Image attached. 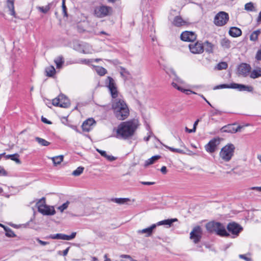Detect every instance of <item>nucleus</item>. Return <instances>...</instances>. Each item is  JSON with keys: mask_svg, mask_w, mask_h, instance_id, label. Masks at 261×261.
<instances>
[{"mask_svg": "<svg viewBox=\"0 0 261 261\" xmlns=\"http://www.w3.org/2000/svg\"><path fill=\"white\" fill-rule=\"evenodd\" d=\"M84 169V167H79L78 168H76V170L73 171L72 175L75 176H79L83 173Z\"/></svg>", "mask_w": 261, "mask_h": 261, "instance_id": "39", "label": "nucleus"}, {"mask_svg": "<svg viewBox=\"0 0 261 261\" xmlns=\"http://www.w3.org/2000/svg\"><path fill=\"white\" fill-rule=\"evenodd\" d=\"M121 258H126L130 259L131 261L133 260L134 259L129 255L122 254L120 255Z\"/></svg>", "mask_w": 261, "mask_h": 261, "instance_id": "51", "label": "nucleus"}, {"mask_svg": "<svg viewBox=\"0 0 261 261\" xmlns=\"http://www.w3.org/2000/svg\"><path fill=\"white\" fill-rule=\"evenodd\" d=\"M185 130L186 132H188L189 133H194L196 131V130H195V128L189 129L187 127L185 128Z\"/></svg>", "mask_w": 261, "mask_h": 261, "instance_id": "57", "label": "nucleus"}, {"mask_svg": "<svg viewBox=\"0 0 261 261\" xmlns=\"http://www.w3.org/2000/svg\"><path fill=\"white\" fill-rule=\"evenodd\" d=\"M227 228L229 232L232 233L233 234L237 235L241 228L240 226L236 223H230L227 225Z\"/></svg>", "mask_w": 261, "mask_h": 261, "instance_id": "18", "label": "nucleus"}, {"mask_svg": "<svg viewBox=\"0 0 261 261\" xmlns=\"http://www.w3.org/2000/svg\"><path fill=\"white\" fill-rule=\"evenodd\" d=\"M172 73H173V75L175 76L174 80L176 82H177L178 84H184V81L176 76V75L175 74V73L174 72V71H172Z\"/></svg>", "mask_w": 261, "mask_h": 261, "instance_id": "49", "label": "nucleus"}, {"mask_svg": "<svg viewBox=\"0 0 261 261\" xmlns=\"http://www.w3.org/2000/svg\"><path fill=\"white\" fill-rule=\"evenodd\" d=\"M62 10L64 13V16H67V13L66 11V7L65 4V0L62 1Z\"/></svg>", "mask_w": 261, "mask_h": 261, "instance_id": "48", "label": "nucleus"}, {"mask_svg": "<svg viewBox=\"0 0 261 261\" xmlns=\"http://www.w3.org/2000/svg\"><path fill=\"white\" fill-rule=\"evenodd\" d=\"M0 175L6 176L7 175V172L5 169L0 167Z\"/></svg>", "mask_w": 261, "mask_h": 261, "instance_id": "52", "label": "nucleus"}, {"mask_svg": "<svg viewBox=\"0 0 261 261\" xmlns=\"http://www.w3.org/2000/svg\"><path fill=\"white\" fill-rule=\"evenodd\" d=\"M113 12V9L110 6L100 5L94 8V15L97 18H102L110 16Z\"/></svg>", "mask_w": 261, "mask_h": 261, "instance_id": "5", "label": "nucleus"}, {"mask_svg": "<svg viewBox=\"0 0 261 261\" xmlns=\"http://www.w3.org/2000/svg\"><path fill=\"white\" fill-rule=\"evenodd\" d=\"M104 258H105L104 261H111V259L108 257L107 254H105L104 255Z\"/></svg>", "mask_w": 261, "mask_h": 261, "instance_id": "63", "label": "nucleus"}, {"mask_svg": "<svg viewBox=\"0 0 261 261\" xmlns=\"http://www.w3.org/2000/svg\"><path fill=\"white\" fill-rule=\"evenodd\" d=\"M206 228L209 231L215 232L218 235L222 237H226L229 235L226 231L225 226L219 222H210L206 225Z\"/></svg>", "mask_w": 261, "mask_h": 261, "instance_id": "4", "label": "nucleus"}, {"mask_svg": "<svg viewBox=\"0 0 261 261\" xmlns=\"http://www.w3.org/2000/svg\"><path fill=\"white\" fill-rule=\"evenodd\" d=\"M35 140L39 144L42 146H47L50 144V143L48 141L38 137L35 138Z\"/></svg>", "mask_w": 261, "mask_h": 261, "instance_id": "30", "label": "nucleus"}, {"mask_svg": "<svg viewBox=\"0 0 261 261\" xmlns=\"http://www.w3.org/2000/svg\"><path fill=\"white\" fill-rule=\"evenodd\" d=\"M229 34L233 37H237L242 34V31L240 29L237 27H232L229 30Z\"/></svg>", "mask_w": 261, "mask_h": 261, "instance_id": "23", "label": "nucleus"}, {"mask_svg": "<svg viewBox=\"0 0 261 261\" xmlns=\"http://www.w3.org/2000/svg\"><path fill=\"white\" fill-rule=\"evenodd\" d=\"M73 48L80 52L85 54H90L93 53V49L91 45L85 42H79L75 41L73 43Z\"/></svg>", "mask_w": 261, "mask_h": 261, "instance_id": "8", "label": "nucleus"}, {"mask_svg": "<svg viewBox=\"0 0 261 261\" xmlns=\"http://www.w3.org/2000/svg\"><path fill=\"white\" fill-rule=\"evenodd\" d=\"M138 121L133 120L121 123L116 129V138L127 139L133 136L138 127Z\"/></svg>", "mask_w": 261, "mask_h": 261, "instance_id": "2", "label": "nucleus"}, {"mask_svg": "<svg viewBox=\"0 0 261 261\" xmlns=\"http://www.w3.org/2000/svg\"><path fill=\"white\" fill-rule=\"evenodd\" d=\"M178 140H179V142L180 143V147H182L185 149H187V148L186 147L184 143L182 142V141H181V140L180 139V138H178Z\"/></svg>", "mask_w": 261, "mask_h": 261, "instance_id": "60", "label": "nucleus"}, {"mask_svg": "<svg viewBox=\"0 0 261 261\" xmlns=\"http://www.w3.org/2000/svg\"><path fill=\"white\" fill-rule=\"evenodd\" d=\"M172 23L175 27H180L187 25L188 24V22L186 20L183 19L181 16H177L174 18L172 21Z\"/></svg>", "mask_w": 261, "mask_h": 261, "instance_id": "19", "label": "nucleus"}, {"mask_svg": "<svg viewBox=\"0 0 261 261\" xmlns=\"http://www.w3.org/2000/svg\"><path fill=\"white\" fill-rule=\"evenodd\" d=\"M249 190H255L258 192H261V187H253L249 189Z\"/></svg>", "mask_w": 261, "mask_h": 261, "instance_id": "55", "label": "nucleus"}, {"mask_svg": "<svg viewBox=\"0 0 261 261\" xmlns=\"http://www.w3.org/2000/svg\"><path fill=\"white\" fill-rule=\"evenodd\" d=\"M7 7L10 11V14L15 17V12L14 10V0H7Z\"/></svg>", "mask_w": 261, "mask_h": 261, "instance_id": "22", "label": "nucleus"}, {"mask_svg": "<svg viewBox=\"0 0 261 261\" xmlns=\"http://www.w3.org/2000/svg\"><path fill=\"white\" fill-rule=\"evenodd\" d=\"M178 83L177 82H173L172 83V85L174 88H176L178 90H179L183 93H186L187 95H189L191 93L196 94V93L195 92H193L190 90H188V89H185L182 88V87L179 86L178 85Z\"/></svg>", "mask_w": 261, "mask_h": 261, "instance_id": "21", "label": "nucleus"}, {"mask_svg": "<svg viewBox=\"0 0 261 261\" xmlns=\"http://www.w3.org/2000/svg\"><path fill=\"white\" fill-rule=\"evenodd\" d=\"M164 146L165 147H166V148L168 149L169 150H170L172 152H177V153H181V154L185 153V152L182 149H179V148H173V147H171L168 146L166 145H164Z\"/></svg>", "mask_w": 261, "mask_h": 261, "instance_id": "33", "label": "nucleus"}, {"mask_svg": "<svg viewBox=\"0 0 261 261\" xmlns=\"http://www.w3.org/2000/svg\"><path fill=\"white\" fill-rule=\"evenodd\" d=\"M45 72L47 76L51 77L55 74L56 70L53 66H50L45 68Z\"/></svg>", "mask_w": 261, "mask_h": 261, "instance_id": "29", "label": "nucleus"}, {"mask_svg": "<svg viewBox=\"0 0 261 261\" xmlns=\"http://www.w3.org/2000/svg\"><path fill=\"white\" fill-rule=\"evenodd\" d=\"M221 44L225 48H229L230 46V41L227 38H223L221 41Z\"/></svg>", "mask_w": 261, "mask_h": 261, "instance_id": "37", "label": "nucleus"}, {"mask_svg": "<svg viewBox=\"0 0 261 261\" xmlns=\"http://www.w3.org/2000/svg\"><path fill=\"white\" fill-rule=\"evenodd\" d=\"M238 73L239 75L245 74V63L240 64L238 68Z\"/></svg>", "mask_w": 261, "mask_h": 261, "instance_id": "40", "label": "nucleus"}, {"mask_svg": "<svg viewBox=\"0 0 261 261\" xmlns=\"http://www.w3.org/2000/svg\"><path fill=\"white\" fill-rule=\"evenodd\" d=\"M64 234L63 233H57L54 234H51L49 237V238L52 239H57V240H64Z\"/></svg>", "mask_w": 261, "mask_h": 261, "instance_id": "38", "label": "nucleus"}, {"mask_svg": "<svg viewBox=\"0 0 261 261\" xmlns=\"http://www.w3.org/2000/svg\"><path fill=\"white\" fill-rule=\"evenodd\" d=\"M202 230L200 226L195 227L190 232V239L195 244L198 243L201 238Z\"/></svg>", "mask_w": 261, "mask_h": 261, "instance_id": "14", "label": "nucleus"}, {"mask_svg": "<svg viewBox=\"0 0 261 261\" xmlns=\"http://www.w3.org/2000/svg\"><path fill=\"white\" fill-rule=\"evenodd\" d=\"M203 45L205 47L206 52L208 53H213L214 45L212 43L206 41L204 43Z\"/></svg>", "mask_w": 261, "mask_h": 261, "instance_id": "25", "label": "nucleus"}, {"mask_svg": "<svg viewBox=\"0 0 261 261\" xmlns=\"http://www.w3.org/2000/svg\"><path fill=\"white\" fill-rule=\"evenodd\" d=\"M44 201V198H42L39 202L37 203L38 212L43 215H54L56 211L54 206H49L46 205Z\"/></svg>", "mask_w": 261, "mask_h": 261, "instance_id": "7", "label": "nucleus"}, {"mask_svg": "<svg viewBox=\"0 0 261 261\" xmlns=\"http://www.w3.org/2000/svg\"><path fill=\"white\" fill-rule=\"evenodd\" d=\"M96 151L100 154V155L109 161H113L116 160V158L111 155L107 154L106 151L100 150L99 149H96Z\"/></svg>", "mask_w": 261, "mask_h": 261, "instance_id": "24", "label": "nucleus"}, {"mask_svg": "<svg viewBox=\"0 0 261 261\" xmlns=\"http://www.w3.org/2000/svg\"><path fill=\"white\" fill-rule=\"evenodd\" d=\"M161 171L163 173V174H166V172H167V169H166V167L165 166H163L161 169Z\"/></svg>", "mask_w": 261, "mask_h": 261, "instance_id": "61", "label": "nucleus"}, {"mask_svg": "<svg viewBox=\"0 0 261 261\" xmlns=\"http://www.w3.org/2000/svg\"><path fill=\"white\" fill-rule=\"evenodd\" d=\"M189 48L193 54H200L204 51L203 44L199 42H192L189 45Z\"/></svg>", "mask_w": 261, "mask_h": 261, "instance_id": "11", "label": "nucleus"}, {"mask_svg": "<svg viewBox=\"0 0 261 261\" xmlns=\"http://www.w3.org/2000/svg\"><path fill=\"white\" fill-rule=\"evenodd\" d=\"M129 200L128 198H116L115 199V201L119 204H124Z\"/></svg>", "mask_w": 261, "mask_h": 261, "instance_id": "45", "label": "nucleus"}, {"mask_svg": "<svg viewBox=\"0 0 261 261\" xmlns=\"http://www.w3.org/2000/svg\"><path fill=\"white\" fill-rule=\"evenodd\" d=\"M235 147L232 144H228L221 150L219 155L222 160L225 162L230 161L233 155Z\"/></svg>", "mask_w": 261, "mask_h": 261, "instance_id": "6", "label": "nucleus"}, {"mask_svg": "<svg viewBox=\"0 0 261 261\" xmlns=\"http://www.w3.org/2000/svg\"><path fill=\"white\" fill-rule=\"evenodd\" d=\"M36 240L38 241V242L42 246H45V245H46L47 244H48V242H45V241H43L41 240H40L38 238H37L36 239Z\"/></svg>", "mask_w": 261, "mask_h": 261, "instance_id": "50", "label": "nucleus"}, {"mask_svg": "<svg viewBox=\"0 0 261 261\" xmlns=\"http://www.w3.org/2000/svg\"><path fill=\"white\" fill-rule=\"evenodd\" d=\"M18 154L16 153L14 154L7 155V158L10 159L11 160L15 161L17 164L20 163V161L18 159Z\"/></svg>", "mask_w": 261, "mask_h": 261, "instance_id": "34", "label": "nucleus"}, {"mask_svg": "<svg viewBox=\"0 0 261 261\" xmlns=\"http://www.w3.org/2000/svg\"><path fill=\"white\" fill-rule=\"evenodd\" d=\"M95 123V121L93 118H89L85 120L82 125L83 130L87 132H89L92 129V125L94 124Z\"/></svg>", "mask_w": 261, "mask_h": 261, "instance_id": "20", "label": "nucleus"}, {"mask_svg": "<svg viewBox=\"0 0 261 261\" xmlns=\"http://www.w3.org/2000/svg\"><path fill=\"white\" fill-rule=\"evenodd\" d=\"M198 122H199V120H197L194 122V125H193V128H195V130H196V126L197 125Z\"/></svg>", "mask_w": 261, "mask_h": 261, "instance_id": "62", "label": "nucleus"}, {"mask_svg": "<svg viewBox=\"0 0 261 261\" xmlns=\"http://www.w3.org/2000/svg\"><path fill=\"white\" fill-rule=\"evenodd\" d=\"M92 62H93V59H82L79 60V63H81V64H86V65H89V64H90V63H91Z\"/></svg>", "mask_w": 261, "mask_h": 261, "instance_id": "44", "label": "nucleus"}, {"mask_svg": "<svg viewBox=\"0 0 261 261\" xmlns=\"http://www.w3.org/2000/svg\"><path fill=\"white\" fill-rule=\"evenodd\" d=\"M64 156L62 155L50 158L55 166L59 165L63 160Z\"/></svg>", "mask_w": 261, "mask_h": 261, "instance_id": "26", "label": "nucleus"}, {"mask_svg": "<svg viewBox=\"0 0 261 261\" xmlns=\"http://www.w3.org/2000/svg\"><path fill=\"white\" fill-rule=\"evenodd\" d=\"M180 38L184 41L193 42L196 39V35L193 32L185 31L181 33Z\"/></svg>", "mask_w": 261, "mask_h": 261, "instance_id": "16", "label": "nucleus"}, {"mask_svg": "<svg viewBox=\"0 0 261 261\" xmlns=\"http://www.w3.org/2000/svg\"><path fill=\"white\" fill-rule=\"evenodd\" d=\"M52 105L61 108H67L70 105L69 99L63 94L59 95L57 97L53 99Z\"/></svg>", "mask_w": 261, "mask_h": 261, "instance_id": "9", "label": "nucleus"}, {"mask_svg": "<svg viewBox=\"0 0 261 261\" xmlns=\"http://www.w3.org/2000/svg\"><path fill=\"white\" fill-rule=\"evenodd\" d=\"M76 234V232H72L71 234L69 236L64 234V240H67V241L72 240L75 237Z\"/></svg>", "mask_w": 261, "mask_h": 261, "instance_id": "43", "label": "nucleus"}, {"mask_svg": "<svg viewBox=\"0 0 261 261\" xmlns=\"http://www.w3.org/2000/svg\"><path fill=\"white\" fill-rule=\"evenodd\" d=\"M141 183L144 185L150 186L154 184V182H149V181H141Z\"/></svg>", "mask_w": 261, "mask_h": 261, "instance_id": "53", "label": "nucleus"}, {"mask_svg": "<svg viewBox=\"0 0 261 261\" xmlns=\"http://www.w3.org/2000/svg\"><path fill=\"white\" fill-rule=\"evenodd\" d=\"M243 126L238 125L236 124H230L224 126L221 128V131L224 133H235L240 132Z\"/></svg>", "mask_w": 261, "mask_h": 261, "instance_id": "15", "label": "nucleus"}, {"mask_svg": "<svg viewBox=\"0 0 261 261\" xmlns=\"http://www.w3.org/2000/svg\"><path fill=\"white\" fill-rule=\"evenodd\" d=\"M260 33V30H257L256 31H254L251 33L250 36V39L252 41H255L257 40L259 34Z\"/></svg>", "mask_w": 261, "mask_h": 261, "instance_id": "31", "label": "nucleus"}, {"mask_svg": "<svg viewBox=\"0 0 261 261\" xmlns=\"http://www.w3.org/2000/svg\"><path fill=\"white\" fill-rule=\"evenodd\" d=\"M237 89L240 91H245V85L237 83H230L229 84H221L214 88V89Z\"/></svg>", "mask_w": 261, "mask_h": 261, "instance_id": "12", "label": "nucleus"}, {"mask_svg": "<svg viewBox=\"0 0 261 261\" xmlns=\"http://www.w3.org/2000/svg\"><path fill=\"white\" fill-rule=\"evenodd\" d=\"M177 221L176 218L167 219L158 222L156 224H152L148 228H144L142 229H138L137 230V233L139 235L144 234L145 237H149L151 236L153 230L157 226L165 225L171 226V224Z\"/></svg>", "mask_w": 261, "mask_h": 261, "instance_id": "3", "label": "nucleus"}, {"mask_svg": "<svg viewBox=\"0 0 261 261\" xmlns=\"http://www.w3.org/2000/svg\"><path fill=\"white\" fill-rule=\"evenodd\" d=\"M41 120L43 122L46 123V124H51V122L48 120L46 118H44L43 117H42Z\"/></svg>", "mask_w": 261, "mask_h": 261, "instance_id": "54", "label": "nucleus"}, {"mask_svg": "<svg viewBox=\"0 0 261 261\" xmlns=\"http://www.w3.org/2000/svg\"><path fill=\"white\" fill-rule=\"evenodd\" d=\"M255 58L256 60L259 61L261 60V48L258 49L255 55Z\"/></svg>", "mask_w": 261, "mask_h": 261, "instance_id": "47", "label": "nucleus"}, {"mask_svg": "<svg viewBox=\"0 0 261 261\" xmlns=\"http://www.w3.org/2000/svg\"><path fill=\"white\" fill-rule=\"evenodd\" d=\"M69 249H70V247H68L65 250H64L63 251V254H62L63 256H65L68 254Z\"/></svg>", "mask_w": 261, "mask_h": 261, "instance_id": "58", "label": "nucleus"}, {"mask_svg": "<svg viewBox=\"0 0 261 261\" xmlns=\"http://www.w3.org/2000/svg\"><path fill=\"white\" fill-rule=\"evenodd\" d=\"M160 155H154L145 161L144 166L147 167L150 165L153 164L156 161L160 158Z\"/></svg>", "mask_w": 261, "mask_h": 261, "instance_id": "27", "label": "nucleus"}, {"mask_svg": "<svg viewBox=\"0 0 261 261\" xmlns=\"http://www.w3.org/2000/svg\"><path fill=\"white\" fill-rule=\"evenodd\" d=\"M38 9L42 13H47L49 11V7L48 6H45V7H38Z\"/></svg>", "mask_w": 261, "mask_h": 261, "instance_id": "46", "label": "nucleus"}, {"mask_svg": "<svg viewBox=\"0 0 261 261\" xmlns=\"http://www.w3.org/2000/svg\"><path fill=\"white\" fill-rule=\"evenodd\" d=\"M253 88L252 86H246V91L248 92H252L253 91Z\"/></svg>", "mask_w": 261, "mask_h": 261, "instance_id": "56", "label": "nucleus"}, {"mask_svg": "<svg viewBox=\"0 0 261 261\" xmlns=\"http://www.w3.org/2000/svg\"><path fill=\"white\" fill-rule=\"evenodd\" d=\"M247 214H248V217H249L248 219H251L253 217V212L251 211H248L247 212Z\"/></svg>", "mask_w": 261, "mask_h": 261, "instance_id": "59", "label": "nucleus"}, {"mask_svg": "<svg viewBox=\"0 0 261 261\" xmlns=\"http://www.w3.org/2000/svg\"><path fill=\"white\" fill-rule=\"evenodd\" d=\"M251 70V67L249 64L246 63V73H249V76L251 79H256L261 77V68L256 67L255 69Z\"/></svg>", "mask_w": 261, "mask_h": 261, "instance_id": "13", "label": "nucleus"}, {"mask_svg": "<svg viewBox=\"0 0 261 261\" xmlns=\"http://www.w3.org/2000/svg\"><path fill=\"white\" fill-rule=\"evenodd\" d=\"M228 65L225 62H222L218 63L216 67V68L218 70L226 69L227 68Z\"/></svg>", "mask_w": 261, "mask_h": 261, "instance_id": "36", "label": "nucleus"}, {"mask_svg": "<svg viewBox=\"0 0 261 261\" xmlns=\"http://www.w3.org/2000/svg\"><path fill=\"white\" fill-rule=\"evenodd\" d=\"M55 63L56 64L57 68H61L62 67V65L64 62L63 58L62 56H59L57 57L55 60Z\"/></svg>", "mask_w": 261, "mask_h": 261, "instance_id": "28", "label": "nucleus"}, {"mask_svg": "<svg viewBox=\"0 0 261 261\" xmlns=\"http://www.w3.org/2000/svg\"><path fill=\"white\" fill-rule=\"evenodd\" d=\"M95 68V70L97 73L100 75L103 76L107 73V70L103 67L100 66H94Z\"/></svg>", "mask_w": 261, "mask_h": 261, "instance_id": "32", "label": "nucleus"}, {"mask_svg": "<svg viewBox=\"0 0 261 261\" xmlns=\"http://www.w3.org/2000/svg\"><path fill=\"white\" fill-rule=\"evenodd\" d=\"M69 203H70V202L68 201H67L65 203H63L62 205L58 206L57 208L62 213L65 210L67 209V208L68 207Z\"/></svg>", "mask_w": 261, "mask_h": 261, "instance_id": "42", "label": "nucleus"}, {"mask_svg": "<svg viewBox=\"0 0 261 261\" xmlns=\"http://www.w3.org/2000/svg\"><path fill=\"white\" fill-rule=\"evenodd\" d=\"M105 83L113 98L112 108L115 117L120 120L126 119L129 116V110L124 100L119 98V92L114 80L108 76Z\"/></svg>", "mask_w": 261, "mask_h": 261, "instance_id": "1", "label": "nucleus"}, {"mask_svg": "<svg viewBox=\"0 0 261 261\" xmlns=\"http://www.w3.org/2000/svg\"><path fill=\"white\" fill-rule=\"evenodd\" d=\"M246 10L251 12H255L256 11L253 3L251 2L246 4Z\"/></svg>", "mask_w": 261, "mask_h": 261, "instance_id": "35", "label": "nucleus"}, {"mask_svg": "<svg viewBox=\"0 0 261 261\" xmlns=\"http://www.w3.org/2000/svg\"><path fill=\"white\" fill-rule=\"evenodd\" d=\"M6 235L9 237H14L15 236L14 232L9 227H5Z\"/></svg>", "mask_w": 261, "mask_h": 261, "instance_id": "41", "label": "nucleus"}, {"mask_svg": "<svg viewBox=\"0 0 261 261\" xmlns=\"http://www.w3.org/2000/svg\"><path fill=\"white\" fill-rule=\"evenodd\" d=\"M228 20V14L224 11H221L216 15L214 22L217 26H223L227 23Z\"/></svg>", "mask_w": 261, "mask_h": 261, "instance_id": "10", "label": "nucleus"}, {"mask_svg": "<svg viewBox=\"0 0 261 261\" xmlns=\"http://www.w3.org/2000/svg\"><path fill=\"white\" fill-rule=\"evenodd\" d=\"M218 144V141L216 139H213L205 146V150L208 152L213 153L215 151Z\"/></svg>", "mask_w": 261, "mask_h": 261, "instance_id": "17", "label": "nucleus"}, {"mask_svg": "<svg viewBox=\"0 0 261 261\" xmlns=\"http://www.w3.org/2000/svg\"><path fill=\"white\" fill-rule=\"evenodd\" d=\"M246 261H252V259L251 257L246 256Z\"/></svg>", "mask_w": 261, "mask_h": 261, "instance_id": "64", "label": "nucleus"}]
</instances>
